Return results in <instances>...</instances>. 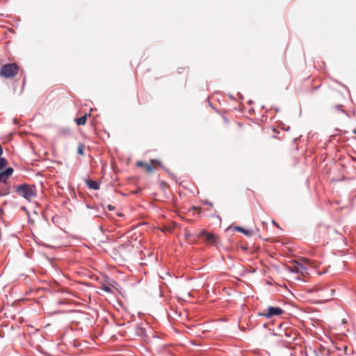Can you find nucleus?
<instances>
[{
    "label": "nucleus",
    "mask_w": 356,
    "mask_h": 356,
    "mask_svg": "<svg viewBox=\"0 0 356 356\" xmlns=\"http://www.w3.org/2000/svg\"><path fill=\"white\" fill-rule=\"evenodd\" d=\"M273 223L275 224L277 227H278V225L275 222V221H273Z\"/></svg>",
    "instance_id": "obj_22"
},
{
    "label": "nucleus",
    "mask_w": 356,
    "mask_h": 356,
    "mask_svg": "<svg viewBox=\"0 0 356 356\" xmlns=\"http://www.w3.org/2000/svg\"><path fill=\"white\" fill-rule=\"evenodd\" d=\"M235 229L238 231V232H241V233H243V234H244L246 236H251L252 234V231H250V230H248V229H244L242 227H239V226L236 227Z\"/></svg>",
    "instance_id": "obj_11"
},
{
    "label": "nucleus",
    "mask_w": 356,
    "mask_h": 356,
    "mask_svg": "<svg viewBox=\"0 0 356 356\" xmlns=\"http://www.w3.org/2000/svg\"><path fill=\"white\" fill-rule=\"evenodd\" d=\"M84 148H85L84 145L82 143H79L78 145V147H77V153L80 155H83L84 154V152H83Z\"/></svg>",
    "instance_id": "obj_14"
},
{
    "label": "nucleus",
    "mask_w": 356,
    "mask_h": 356,
    "mask_svg": "<svg viewBox=\"0 0 356 356\" xmlns=\"http://www.w3.org/2000/svg\"><path fill=\"white\" fill-rule=\"evenodd\" d=\"M300 268H302V264L298 261H294V264L288 267V270L294 273H298L300 272Z\"/></svg>",
    "instance_id": "obj_8"
},
{
    "label": "nucleus",
    "mask_w": 356,
    "mask_h": 356,
    "mask_svg": "<svg viewBox=\"0 0 356 356\" xmlns=\"http://www.w3.org/2000/svg\"><path fill=\"white\" fill-rule=\"evenodd\" d=\"M88 115L85 114L81 118H75L74 121L78 125H85L87 121Z\"/></svg>",
    "instance_id": "obj_10"
},
{
    "label": "nucleus",
    "mask_w": 356,
    "mask_h": 356,
    "mask_svg": "<svg viewBox=\"0 0 356 356\" xmlns=\"http://www.w3.org/2000/svg\"><path fill=\"white\" fill-rule=\"evenodd\" d=\"M19 67L15 63H7L3 65L0 70V76L6 79L14 77L17 74Z\"/></svg>",
    "instance_id": "obj_2"
},
{
    "label": "nucleus",
    "mask_w": 356,
    "mask_h": 356,
    "mask_svg": "<svg viewBox=\"0 0 356 356\" xmlns=\"http://www.w3.org/2000/svg\"><path fill=\"white\" fill-rule=\"evenodd\" d=\"M8 165V161L6 159L0 157V170L6 168Z\"/></svg>",
    "instance_id": "obj_13"
},
{
    "label": "nucleus",
    "mask_w": 356,
    "mask_h": 356,
    "mask_svg": "<svg viewBox=\"0 0 356 356\" xmlns=\"http://www.w3.org/2000/svg\"><path fill=\"white\" fill-rule=\"evenodd\" d=\"M178 70H179V73H181V72H182V71H183L184 69V68H179Z\"/></svg>",
    "instance_id": "obj_20"
},
{
    "label": "nucleus",
    "mask_w": 356,
    "mask_h": 356,
    "mask_svg": "<svg viewBox=\"0 0 356 356\" xmlns=\"http://www.w3.org/2000/svg\"><path fill=\"white\" fill-rule=\"evenodd\" d=\"M185 235L186 236L189 235V232L187 230H186V232H185Z\"/></svg>",
    "instance_id": "obj_21"
},
{
    "label": "nucleus",
    "mask_w": 356,
    "mask_h": 356,
    "mask_svg": "<svg viewBox=\"0 0 356 356\" xmlns=\"http://www.w3.org/2000/svg\"><path fill=\"white\" fill-rule=\"evenodd\" d=\"M16 192L20 196L31 202L36 197L35 186L28 184H22L16 187Z\"/></svg>",
    "instance_id": "obj_1"
},
{
    "label": "nucleus",
    "mask_w": 356,
    "mask_h": 356,
    "mask_svg": "<svg viewBox=\"0 0 356 356\" xmlns=\"http://www.w3.org/2000/svg\"><path fill=\"white\" fill-rule=\"evenodd\" d=\"M133 250L134 246L130 243L121 244L116 248L118 254L124 260L127 259L131 256Z\"/></svg>",
    "instance_id": "obj_5"
},
{
    "label": "nucleus",
    "mask_w": 356,
    "mask_h": 356,
    "mask_svg": "<svg viewBox=\"0 0 356 356\" xmlns=\"http://www.w3.org/2000/svg\"><path fill=\"white\" fill-rule=\"evenodd\" d=\"M106 207L109 211H113L115 209V207L111 204L107 205Z\"/></svg>",
    "instance_id": "obj_17"
},
{
    "label": "nucleus",
    "mask_w": 356,
    "mask_h": 356,
    "mask_svg": "<svg viewBox=\"0 0 356 356\" xmlns=\"http://www.w3.org/2000/svg\"><path fill=\"white\" fill-rule=\"evenodd\" d=\"M284 313V309L279 307H268L263 312L259 313V316H264L266 318H270L275 316H280Z\"/></svg>",
    "instance_id": "obj_4"
},
{
    "label": "nucleus",
    "mask_w": 356,
    "mask_h": 356,
    "mask_svg": "<svg viewBox=\"0 0 356 356\" xmlns=\"http://www.w3.org/2000/svg\"><path fill=\"white\" fill-rule=\"evenodd\" d=\"M2 154H3V148H2L1 145H0V156H1Z\"/></svg>",
    "instance_id": "obj_18"
},
{
    "label": "nucleus",
    "mask_w": 356,
    "mask_h": 356,
    "mask_svg": "<svg viewBox=\"0 0 356 356\" xmlns=\"http://www.w3.org/2000/svg\"><path fill=\"white\" fill-rule=\"evenodd\" d=\"M13 172L12 168H8L6 170L0 172V180L1 183L6 184L8 178L11 176Z\"/></svg>",
    "instance_id": "obj_7"
},
{
    "label": "nucleus",
    "mask_w": 356,
    "mask_h": 356,
    "mask_svg": "<svg viewBox=\"0 0 356 356\" xmlns=\"http://www.w3.org/2000/svg\"><path fill=\"white\" fill-rule=\"evenodd\" d=\"M136 165L140 168H143L145 171L149 174L154 171V169L158 166H161V163L159 161L152 159L149 163L138 161L136 162Z\"/></svg>",
    "instance_id": "obj_3"
},
{
    "label": "nucleus",
    "mask_w": 356,
    "mask_h": 356,
    "mask_svg": "<svg viewBox=\"0 0 356 356\" xmlns=\"http://www.w3.org/2000/svg\"><path fill=\"white\" fill-rule=\"evenodd\" d=\"M342 107H343V106H342L341 105H337V106H336V107H335V108H336V109H337V110H338V111H341V112H343H343H344V110L342 108Z\"/></svg>",
    "instance_id": "obj_16"
},
{
    "label": "nucleus",
    "mask_w": 356,
    "mask_h": 356,
    "mask_svg": "<svg viewBox=\"0 0 356 356\" xmlns=\"http://www.w3.org/2000/svg\"><path fill=\"white\" fill-rule=\"evenodd\" d=\"M86 183L90 188L94 190H98L99 188V184L96 181L87 179L86 180Z\"/></svg>",
    "instance_id": "obj_9"
},
{
    "label": "nucleus",
    "mask_w": 356,
    "mask_h": 356,
    "mask_svg": "<svg viewBox=\"0 0 356 356\" xmlns=\"http://www.w3.org/2000/svg\"><path fill=\"white\" fill-rule=\"evenodd\" d=\"M104 289L105 291H110V289H109V287H108V286H104Z\"/></svg>",
    "instance_id": "obj_19"
},
{
    "label": "nucleus",
    "mask_w": 356,
    "mask_h": 356,
    "mask_svg": "<svg viewBox=\"0 0 356 356\" xmlns=\"http://www.w3.org/2000/svg\"><path fill=\"white\" fill-rule=\"evenodd\" d=\"M301 261H302L303 262L306 263V264H312V260L309 259H307V258H302L301 259Z\"/></svg>",
    "instance_id": "obj_15"
},
{
    "label": "nucleus",
    "mask_w": 356,
    "mask_h": 356,
    "mask_svg": "<svg viewBox=\"0 0 356 356\" xmlns=\"http://www.w3.org/2000/svg\"><path fill=\"white\" fill-rule=\"evenodd\" d=\"M199 238H202L207 242V244H214L217 240V236L211 232H207L205 230H202L197 235Z\"/></svg>",
    "instance_id": "obj_6"
},
{
    "label": "nucleus",
    "mask_w": 356,
    "mask_h": 356,
    "mask_svg": "<svg viewBox=\"0 0 356 356\" xmlns=\"http://www.w3.org/2000/svg\"><path fill=\"white\" fill-rule=\"evenodd\" d=\"M284 335L286 337H289V339H292V340H294L296 337V332H293L292 330H286L284 331Z\"/></svg>",
    "instance_id": "obj_12"
}]
</instances>
